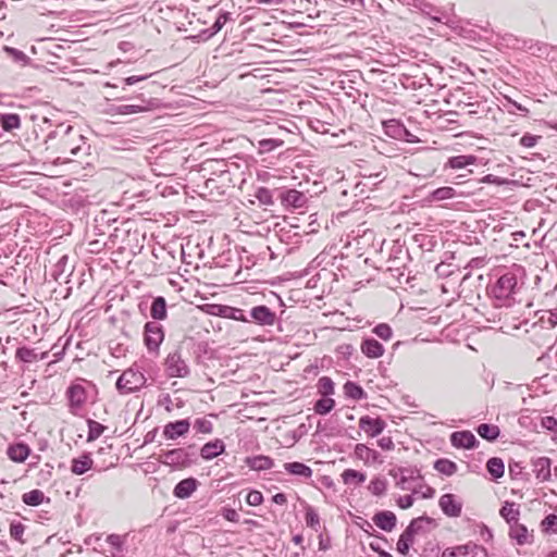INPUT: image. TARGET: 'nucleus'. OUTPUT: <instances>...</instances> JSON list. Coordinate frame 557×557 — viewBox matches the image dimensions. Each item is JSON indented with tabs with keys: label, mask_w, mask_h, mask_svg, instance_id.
Wrapping results in <instances>:
<instances>
[{
	"label": "nucleus",
	"mask_w": 557,
	"mask_h": 557,
	"mask_svg": "<svg viewBox=\"0 0 557 557\" xmlns=\"http://www.w3.org/2000/svg\"><path fill=\"white\" fill-rule=\"evenodd\" d=\"M508 104H509V108H508V111L510 113H519L520 115H525L529 113V109L525 108L523 104L521 103H518L511 99H508Z\"/></svg>",
	"instance_id": "62"
},
{
	"label": "nucleus",
	"mask_w": 557,
	"mask_h": 557,
	"mask_svg": "<svg viewBox=\"0 0 557 557\" xmlns=\"http://www.w3.org/2000/svg\"><path fill=\"white\" fill-rule=\"evenodd\" d=\"M164 341V329L157 321H149L144 326V343L150 354H159Z\"/></svg>",
	"instance_id": "7"
},
{
	"label": "nucleus",
	"mask_w": 557,
	"mask_h": 557,
	"mask_svg": "<svg viewBox=\"0 0 557 557\" xmlns=\"http://www.w3.org/2000/svg\"><path fill=\"white\" fill-rule=\"evenodd\" d=\"M147 382L146 376L133 367L125 370L116 381V389L120 394H132L139 391Z\"/></svg>",
	"instance_id": "4"
},
{
	"label": "nucleus",
	"mask_w": 557,
	"mask_h": 557,
	"mask_svg": "<svg viewBox=\"0 0 557 557\" xmlns=\"http://www.w3.org/2000/svg\"><path fill=\"white\" fill-rule=\"evenodd\" d=\"M190 426L191 424L189 419L169 422L163 426L162 435L166 440L175 441L185 436L189 432Z\"/></svg>",
	"instance_id": "11"
},
{
	"label": "nucleus",
	"mask_w": 557,
	"mask_h": 557,
	"mask_svg": "<svg viewBox=\"0 0 557 557\" xmlns=\"http://www.w3.org/2000/svg\"><path fill=\"white\" fill-rule=\"evenodd\" d=\"M509 536L516 541L518 545H524L531 543L532 534L529 533L528 528L519 521L509 524Z\"/></svg>",
	"instance_id": "21"
},
{
	"label": "nucleus",
	"mask_w": 557,
	"mask_h": 557,
	"mask_svg": "<svg viewBox=\"0 0 557 557\" xmlns=\"http://www.w3.org/2000/svg\"><path fill=\"white\" fill-rule=\"evenodd\" d=\"M373 333L383 341L391 339L393 335L392 327L386 323H380L373 329Z\"/></svg>",
	"instance_id": "56"
},
{
	"label": "nucleus",
	"mask_w": 557,
	"mask_h": 557,
	"mask_svg": "<svg viewBox=\"0 0 557 557\" xmlns=\"http://www.w3.org/2000/svg\"><path fill=\"white\" fill-rule=\"evenodd\" d=\"M382 126L385 135L392 139H419L400 119L382 121Z\"/></svg>",
	"instance_id": "9"
},
{
	"label": "nucleus",
	"mask_w": 557,
	"mask_h": 557,
	"mask_svg": "<svg viewBox=\"0 0 557 557\" xmlns=\"http://www.w3.org/2000/svg\"><path fill=\"white\" fill-rule=\"evenodd\" d=\"M150 315L157 322L166 319L168 310L164 297L158 296L153 298L150 307Z\"/></svg>",
	"instance_id": "27"
},
{
	"label": "nucleus",
	"mask_w": 557,
	"mask_h": 557,
	"mask_svg": "<svg viewBox=\"0 0 557 557\" xmlns=\"http://www.w3.org/2000/svg\"><path fill=\"white\" fill-rule=\"evenodd\" d=\"M115 98L119 99V100L136 99V100L139 101L138 103H134V104H120V106H116L114 108V112L116 114H121V115H128V114H136V113H140V112H146V111H149L152 108H154L157 106V103H158V99L157 98H150V99L147 100L144 97L143 94L137 95L136 97H132V96H127V95H121V96L116 95Z\"/></svg>",
	"instance_id": "5"
},
{
	"label": "nucleus",
	"mask_w": 557,
	"mask_h": 557,
	"mask_svg": "<svg viewBox=\"0 0 557 557\" xmlns=\"http://www.w3.org/2000/svg\"><path fill=\"white\" fill-rule=\"evenodd\" d=\"M284 469L292 475L302 476L305 479L312 476V469L299 461L286 462L284 463Z\"/></svg>",
	"instance_id": "30"
},
{
	"label": "nucleus",
	"mask_w": 557,
	"mask_h": 557,
	"mask_svg": "<svg viewBox=\"0 0 557 557\" xmlns=\"http://www.w3.org/2000/svg\"><path fill=\"white\" fill-rule=\"evenodd\" d=\"M94 392L95 385L89 382L82 381L71 384L65 393L70 412L77 416Z\"/></svg>",
	"instance_id": "2"
},
{
	"label": "nucleus",
	"mask_w": 557,
	"mask_h": 557,
	"mask_svg": "<svg viewBox=\"0 0 557 557\" xmlns=\"http://www.w3.org/2000/svg\"><path fill=\"white\" fill-rule=\"evenodd\" d=\"M197 486L198 481L195 478L184 479L175 485L173 495L181 499L188 498L197 490Z\"/></svg>",
	"instance_id": "20"
},
{
	"label": "nucleus",
	"mask_w": 557,
	"mask_h": 557,
	"mask_svg": "<svg viewBox=\"0 0 557 557\" xmlns=\"http://www.w3.org/2000/svg\"><path fill=\"white\" fill-rule=\"evenodd\" d=\"M278 197L284 206L293 207L295 209L304 208L307 203L306 195L296 189L281 190Z\"/></svg>",
	"instance_id": "15"
},
{
	"label": "nucleus",
	"mask_w": 557,
	"mask_h": 557,
	"mask_svg": "<svg viewBox=\"0 0 557 557\" xmlns=\"http://www.w3.org/2000/svg\"><path fill=\"white\" fill-rule=\"evenodd\" d=\"M94 465V460L90 454L86 453L79 456L78 458L72 459L71 462V471L76 475H82L91 469Z\"/></svg>",
	"instance_id": "26"
},
{
	"label": "nucleus",
	"mask_w": 557,
	"mask_h": 557,
	"mask_svg": "<svg viewBox=\"0 0 557 557\" xmlns=\"http://www.w3.org/2000/svg\"><path fill=\"white\" fill-rule=\"evenodd\" d=\"M164 368L170 377H186L190 373L189 367L182 358L180 350H174L166 356Z\"/></svg>",
	"instance_id": "8"
},
{
	"label": "nucleus",
	"mask_w": 557,
	"mask_h": 557,
	"mask_svg": "<svg viewBox=\"0 0 557 557\" xmlns=\"http://www.w3.org/2000/svg\"><path fill=\"white\" fill-rule=\"evenodd\" d=\"M221 515L223 516L224 519H226L227 521H231V522H238V520H239V515L233 508H227V507L222 508Z\"/></svg>",
	"instance_id": "64"
},
{
	"label": "nucleus",
	"mask_w": 557,
	"mask_h": 557,
	"mask_svg": "<svg viewBox=\"0 0 557 557\" xmlns=\"http://www.w3.org/2000/svg\"><path fill=\"white\" fill-rule=\"evenodd\" d=\"M543 530L547 533L557 534V515L550 513L542 521Z\"/></svg>",
	"instance_id": "55"
},
{
	"label": "nucleus",
	"mask_w": 557,
	"mask_h": 557,
	"mask_svg": "<svg viewBox=\"0 0 557 557\" xmlns=\"http://www.w3.org/2000/svg\"><path fill=\"white\" fill-rule=\"evenodd\" d=\"M368 488L373 495L382 496L386 492L387 481L384 478H374L371 480Z\"/></svg>",
	"instance_id": "48"
},
{
	"label": "nucleus",
	"mask_w": 557,
	"mask_h": 557,
	"mask_svg": "<svg viewBox=\"0 0 557 557\" xmlns=\"http://www.w3.org/2000/svg\"><path fill=\"white\" fill-rule=\"evenodd\" d=\"M30 454V448L24 443H16L10 445L8 448V456L15 462H23Z\"/></svg>",
	"instance_id": "29"
},
{
	"label": "nucleus",
	"mask_w": 557,
	"mask_h": 557,
	"mask_svg": "<svg viewBox=\"0 0 557 557\" xmlns=\"http://www.w3.org/2000/svg\"><path fill=\"white\" fill-rule=\"evenodd\" d=\"M476 161V158L474 156L468 154H460L448 158L447 162L444 164V170L453 169V170H460L466 168L467 165L474 164Z\"/></svg>",
	"instance_id": "28"
},
{
	"label": "nucleus",
	"mask_w": 557,
	"mask_h": 557,
	"mask_svg": "<svg viewBox=\"0 0 557 557\" xmlns=\"http://www.w3.org/2000/svg\"><path fill=\"white\" fill-rule=\"evenodd\" d=\"M499 513L508 524L519 521L520 510L515 503L506 502L500 508Z\"/></svg>",
	"instance_id": "32"
},
{
	"label": "nucleus",
	"mask_w": 557,
	"mask_h": 557,
	"mask_svg": "<svg viewBox=\"0 0 557 557\" xmlns=\"http://www.w3.org/2000/svg\"><path fill=\"white\" fill-rule=\"evenodd\" d=\"M533 472L536 479L542 482L548 481L552 476V460L548 457H539L532 460Z\"/></svg>",
	"instance_id": "17"
},
{
	"label": "nucleus",
	"mask_w": 557,
	"mask_h": 557,
	"mask_svg": "<svg viewBox=\"0 0 557 557\" xmlns=\"http://www.w3.org/2000/svg\"><path fill=\"white\" fill-rule=\"evenodd\" d=\"M248 319L250 320L249 322H253L263 327L273 326L278 321L276 313L265 305L252 307L249 311Z\"/></svg>",
	"instance_id": "10"
},
{
	"label": "nucleus",
	"mask_w": 557,
	"mask_h": 557,
	"mask_svg": "<svg viewBox=\"0 0 557 557\" xmlns=\"http://www.w3.org/2000/svg\"><path fill=\"white\" fill-rule=\"evenodd\" d=\"M231 20L232 14L230 12L221 11L211 27L218 34L222 27Z\"/></svg>",
	"instance_id": "54"
},
{
	"label": "nucleus",
	"mask_w": 557,
	"mask_h": 557,
	"mask_svg": "<svg viewBox=\"0 0 557 557\" xmlns=\"http://www.w3.org/2000/svg\"><path fill=\"white\" fill-rule=\"evenodd\" d=\"M478 434L488 441L494 442L498 438L500 431L499 428L495 424L482 423L476 428Z\"/></svg>",
	"instance_id": "34"
},
{
	"label": "nucleus",
	"mask_w": 557,
	"mask_h": 557,
	"mask_svg": "<svg viewBox=\"0 0 557 557\" xmlns=\"http://www.w3.org/2000/svg\"><path fill=\"white\" fill-rule=\"evenodd\" d=\"M1 128L5 132H11L21 126V117L16 113H3L0 115Z\"/></svg>",
	"instance_id": "37"
},
{
	"label": "nucleus",
	"mask_w": 557,
	"mask_h": 557,
	"mask_svg": "<svg viewBox=\"0 0 557 557\" xmlns=\"http://www.w3.org/2000/svg\"><path fill=\"white\" fill-rule=\"evenodd\" d=\"M318 393L321 396H330L334 394V382L330 376H321L317 383Z\"/></svg>",
	"instance_id": "45"
},
{
	"label": "nucleus",
	"mask_w": 557,
	"mask_h": 557,
	"mask_svg": "<svg viewBox=\"0 0 557 557\" xmlns=\"http://www.w3.org/2000/svg\"><path fill=\"white\" fill-rule=\"evenodd\" d=\"M509 475L512 480L523 479L524 467L520 461H511L509 463Z\"/></svg>",
	"instance_id": "57"
},
{
	"label": "nucleus",
	"mask_w": 557,
	"mask_h": 557,
	"mask_svg": "<svg viewBox=\"0 0 557 557\" xmlns=\"http://www.w3.org/2000/svg\"><path fill=\"white\" fill-rule=\"evenodd\" d=\"M342 479L345 484L358 485L366 481V474L354 469H346L342 473Z\"/></svg>",
	"instance_id": "42"
},
{
	"label": "nucleus",
	"mask_w": 557,
	"mask_h": 557,
	"mask_svg": "<svg viewBox=\"0 0 557 557\" xmlns=\"http://www.w3.org/2000/svg\"><path fill=\"white\" fill-rule=\"evenodd\" d=\"M469 555L472 557H487V550L473 542H468Z\"/></svg>",
	"instance_id": "59"
},
{
	"label": "nucleus",
	"mask_w": 557,
	"mask_h": 557,
	"mask_svg": "<svg viewBox=\"0 0 557 557\" xmlns=\"http://www.w3.org/2000/svg\"><path fill=\"white\" fill-rule=\"evenodd\" d=\"M88 434H87V442H94L98 437L102 435V433L106 430V426L95 420L88 419Z\"/></svg>",
	"instance_id": "47"
},
{
	"label": "nucleus",
	"mask_w": 557,
	"mask_h": 557,
	"mask_svg": "<svg viewBox=\"0 0 557 557\" xmlns=\"http://www.w3.org/2000/svg\"><path fill=\"white\" fill-rule=\"evenodd\" d=\"M355 454L358 458L368 461L370 459H375L377 453L364 444H357L355 447Z\"/></svg>",
	"instance_id": "51"
},
{
	"label": "nucleus",
	"mask_w": 557,
	"mask_h": 557,
	"mask_svg": "<svg viewBox=\"0 0 557 557\" xmlns=\"http://www.w3.org/2000/svg\"><path fill=\"white\" fill-rule=\"evenodd\" d=\"M255 197L259 200L261 205L271 206L273 205V195L270 189L265 187L257 188L255 193Z\"/></svg>",
	"instance_id": "53"
},
{
	"label": "nucleus",
	"mask_w": 557,
	"mask_h": 557,
	"mask_svg": "<svg viewBox=\"0 0 557 557\" xmlns=\"http://www.w3.org/2000/svg\"><path fill=\"white\" fill-rule=\"evenodd\" d=\"M305 521L307 527L311 528L315 532H318L321 528L320 524V517L315 509L311 506H307L306 512H305Z\"/></svg>",
	"instance_id": "46"
},
{
	"label": "nucleus",
	"mask_w": 557,
	"mask_h": 557,
	"mask_svg": "<svg viewBox=\"0 0 557 557\" xmlns=\"http://www.w3.org/2000/svg\"><path fill=\"white\" fill-rule=\"evenodd\" d=\"M400 473L398 484L404 485L408 481L422 480V474L417 467H400L397 469Z\"/></svg>",
	"instance_id": "38"
},
{
	"label": "nucleus",
	"mask_w": 557,
	"mask_h": 557,
	"mask_svg": "<svg viewBox=\"0 0 557 557\" xmlns=\"http://www.w3.org/2000/svg\"><path fill=\"white\" fill-rule=\"evenodd\" d=\"M372 521L374 524L385 532H391L397 524L396 515L389 510L377 511L373 517Z\"/></svg>",
	"instance_id": "16"
},
{
	"label": "nucleus",
	"mask_w": 557,
	"mask_h": 557,
	"mask_svg": "<svg viewBox=\"0 0 557 557\" xmlns=\"http://www.w3.org/2000/svg\"><path fill=\"white\" fill-rule=\"evenodd\" d=\"M225 451V444L222 440L215 438L214 441L206 443L200 449V456L205 460H211Z\"/></svg>",
	"instance_id": "19"
},
{
	"label": "nucleus",
	"mask_w": 557,
	"mask_h": 557,
	"mask_svg": "<svg viewBox=\"0 0 557 557\" xmlns=\"http://www.w3.org/2000/svg\"><path fill=\"white\" fill-rule=\"evenodd\" d=\"M413 543L414 535L411 534V530L405 529L397 541V552L404 556H407Z\"/></svg>",
	"instance_id": "35"
},
{
	"label": "nucleus",
	"mask_w": 557,
	"mask_h": 557,
	"mask_svg": "<svg viewBox=\"0 0 557 557\" xmlns=\"http://www.w3.org/2000/svg\"><path fill=\"white\" fill-rule=\"evenodd\" d=\"M456 196H457L456 189H454L453 187H449V186H444V187H440V188H436L435 190H433L428 196V199L430 201H442V200L451 199Z\"/></svg>",
	"instance_id": "40"
},
{
	"label": "nucleus",
	"mask_w": 557,
	"mask_h": 557,
	"mask_svg": "<svg viewBox=\"0 0 557 557\" xmlns=\"http://www.w3.org/2000/svg\"><path fill=\"white\" fill-rule=\"evenodd\" d=\"M434 469L442 474L453 475L457 472L458 467L454 461L441 458L434 462Z\"/></svg>",
	"instance_id": "41"
},
{
	"label": "nucleus",
	"mask_w": 557,
	"mask_h": 557,
	"mask_svg": "<svg viewBox=\"0 0 557 557\" xmlns=\"http://www.w3.org/2000/svg\"><path fill=\"white\" fill-rule=\"evenodd\" d=\"M25 525L20 521H13L10 524V536L20 543H25V540L23 539L24 532H25Z\"/></svg>",
	"instance_id": "52"
},
{
	"label": "nucleus",
	"mask_w": 557,
	"mask_h": 557,
	"mask_svg": "<svg viewBox=\"0 0 557 557\" xmlns=\"http://www.w3.org/2000/svg\"><path fill=\"white\" fill-rule=\"evenodd\" d=\"M87 544L95 543L94 549L103 554L106 557H119L124 550L125 536L110 534L104 540L101 535H92L86 540Z\"/></svg>",
	"instance_id": "3"
},
{
	"label": "nucleus",
	"mask_w": 557,
	"mask_h": 557,
	"mask_svg": "<svg viewBox=\"0 0 557 557\" xmlns=\"http://www.w3.org/2000/svg\"><path fill=\"white\" fill-rule=\"evenodd\" d=\"M385 426L386 423L381 418L363 416L359 419V428L371 437L380 435L384 431Z\"/></svg>",
	"instance_id": "14"
},
{
	"label": "nucleus",
	"mask_w": 557,
	"mask_h": 557,
	"mask_svg": "<svg viewBox=\"0 0 557 557\" xmlns=\"http://www.w3.org/2000/svg\"><path fill=\"white\" fill-rule=\"evenodd\" d=\"M344 394L347 398L352 400H362L367 398V393L364 389L357 383L352 381H347L344 386Z\"/></svg>",
	"instance_id": "31"
},
{
	"label": "nucleus",
	"mask_w": 557,
	"mask_h": 557,
	"mask_svg": "<svg viewBox=\"0 0 557 557\" xmlns=\"http://www.w3.org/2000/svg\"><path fill=\"white\" fill-rule=\"evenodd\" d=\"M335 407V400L329 396L318 399L314 404V412L321 416L327 414Z\"/></svg>",
	"instance_id": "44"
},
{
	"label": "nucleus",
	"mask_w": 557,
	"mask_h": 557,
	"mask_svg": "<svg viewBox=\"0 0 557 557\" xmlns=\"http://www.w3.org/2000/svg\"><path fill=\"white\" fill-rule=\"evenodd\" d=\"M436 525L435 519L428 516H421L412 519L406 529L411 530V534L416 535L419 533H425Z\"/></svg>",
	"instance_id": "18"
},
{
	"label": "nucleus",
	"mask_w": 557,
	"mask_h": 557,
	"mask_svg": "<svg viewBox=\"0 0 557 557\" xmlns=\"http://www.w3.org/2000/svg\"><path fill=\"white\" fill-rule=\"evenodd\" d=\"M469 555L468 543L463 545H457L454 547H447L443 550L441 557H467Z\"/></svg>",
	"instance_id": "49"
},
{
	"label": "nucleus",
	"mask_w": 557,
	"mask_h": 557,
	"mask_svg": "<svg viewBox=\"0 0 557 557\" xmlns=\"http://www.w3.org/2000/svg\"><path fill=\"white\" fill-rule=\"evenodd\" d=\"M193 428L197 433L201 434H211L213 431L212 422L206 418H197L193 423Z\"/></svg>",
	"instance_id": "50"
},
{
	"label": "nucleus",
	"mask_w": 557,
	"mask_h": 557,
	"mask_svg": "<svg viewBox=\"0 0 557 557\" xmlns=\"http://www.w3.org/2000/svg\"><path fill=\"white\" fill-rule=\"evenodd\" d=\"M244 461L253 471L269 470L274 466V460L265 455L249 456Z\"/></svg>",
	"instance_id": "24"
},
{
	"label": "nucleus",
	"mask_w": 557,
	"mask_h": 557,
	"mask_svg": "<svg viewBox=\"0 0 557 557\" xmlns=\"http://www.w3.org/2000/svg\"><path fill=\"white\" fill-rule=\"evenodd\" d=\"M215 307H216V314L222 318L240 321V322H246V323L250 321L248 319V315L245 313V311L243 309L231 307V306H225V305H218Z\"/></svg>",
	"instance_id": "22"
},
{
	"label": "nucleus",
	"mask_w": 557,
	"mask_h": 557,
	"mask_svg": "<svg viewBox=\"0 0 557 557\" xmlns=\"http://www.w3.org/2000/svg\"><path fill=\"white\" fill-rule=\"evenodd\" d=\"M162 465L173 469H184L196 463L198 460L196 446L173 448L162 454L158 459Z\"/></svg>",
	"instance_id": "1"
},
{
	"label": "nucleus",
	"mask_w": 557,
	"mask_h": 557,
	"mask_svg": "<svg viewBox=\"0 0 557 557\" xmlns=\"http://www.w3.org/2000/svg\"><path fill=\"white\" fill-rule=\"evenodd\" d=\"M153 74L150 73V74H146V75H132V76H128V77H125L121 81V88L122 90H126V86H132L136 83H139V82H143V81H146L147 78L151 77Z\"/></svg>",
	"instance_id": "58"
},
{
	"label": "nucleus",
	"mask_w": 557,
	"mask_h": 557,
	"mask_svg": "<svg viewBox=\"0 0 557 557\" xmlns=\"http://www.w3.org/2000/svg\"><path fill=\"white\" fill-rule=\"evenodd\" d=\"M246 502L250 506H259L263 502V495L259 491H250L246 497Z\"/></svg>",
	"instance_id": "60"
},
{
	"label": "nucleus",
	"mask_w": 557,
	"mask_h": 557,
	"mask_svg": "<svg viewBox=\"0 0 557 557\" xmlns=\"http://www.w3.org/2000/svg\"><path fill=\"white\" fill-rule=\"evenodd\" d=\"M450 443L456 448L472 449L479 445V441L470 431H456L450 434Z\"/></svg>",
	"instance_id": "13"
},
{
	"label": "nucleus",
	"mask_w": 557,
	"mask_h": 557,
	"mask_svg": "<svg viewBox=\"0 0 557 557\" xmlns=\"http://www.w3.org/2000/svg\"><path fill=\"white\" fill-rule=\"evenodd\" d=\"M438 506L450 518H457L461 515L462 503L457 499L456 495L447 493L440 497Z\"/></svg>",
	"instance_id": "12"
},
{
	"label": "nucleus",
	"mask_w": 557,
	"mask_h": 557,
	"mask_svg": "<svg viewBox=\"0 0 557 557\" xmlns=\"http://www.w3.org/2000/svg\"><path fill=\"white\" fill-rule=\"evenodd\" d=\"M486 469L493 479H500L505 473L504 461L498 457H492L487 460Z\"/></svg>",
	"instance_id": "39"
},
{
	"label": "nucleus",
	"mask_w": 557,
	"mask_h": 557,
	"mask_svg": "<svg viewBox=\"0 0 557 557\" xmlns=\"http://www.w3.org/2000/svg\"><path fill=\"white\" fill-rule=\"evenodd\" d=\"M216 33L210 26L209 28L201 29L197 35L191 36V39L200 42L211 39Z\"/></svg>",
	"instance_id": "61"
},
{
	"label": "nucleus",
	"mask_w": 557,
	"mask_h": 557,
	"mask_svg": "<svg viewBox=\"0 0 557 557\" xmlns=\"http://www.w3.org/2000/svg\"><path fill=\"white\" fill-rule=\"evenodd\" d=\"M45 499V494L40 490H32L22 495V500L27 506H39Z\"/></svg>",
	"instance_id": "43"
},
{
	"label": "nucleus",
	"mask_w": 557,
	"mask_h": 557,
	"mask_svg": "<svg viewBox=\"0 0 557 557\" xmlns=\"http://www.w3.org/2000/svg\"><path fill=\"white\" fill-rule=\"evenodd\" d=\"M517 285V275L513 272L507 271L491 287V294L498 300H506L516 293Z\"/></svg>",
	"instance_id": "6"
},
{
	"label": "nucleus",
	"mask_w": 557,
	"mask_h": 557,
	"mask_svg": "<svg viewBox=\"0 0 557 557\" xmlns=\"http://www.w3.org/2000/svg\"><path fill=\"white\" fill-rule=\"evenodd\" d=\"M361 351L368 358H379L384 354L383 345L376 339L369 337L362 341L361 343Z\"/></svg>",
	"instance_id": "25"
},
{
	"label": "nucleus",
	"mask_w": 557,
	"mask_h": 557,
	"mask_svg": "<svg viewBox=\"0 0 557 557\" xmlns=\"http://www.w3.org/2000/svg\"><path fill=\"white\" fill-rule=\"evenodd\" d=\"M541 425L548 431L557 433V419L553 416L542 418Z\"/></svg>",
	"instance_id": "63"
},
{
	"label": "nucleus",
	"mask_w": 557,
	"mask_h": 557,
	"mask_svg": "<svg viewBox=\"0 0 557 557\" xmlns=\"http://www.w3.org/2000/svg\"><path fill=\"white\" fill-rule=\"evenodd\" d=\"M412 5L417 8L422 14L429 16L431 20L441 22V17L435 15L440 13V10L433 4L426 2L425 0H413Z\"/></svg>",
	"instance_id": "36"
},
{
	"label": "nucleus",
	"mask_w": 557,
	"mask_h": 557,
	"mask_svg": "<svg viewBox=\"0 0 557 557\" xmlns=\"http://www.w3.org/2000/svg\"><path fill=\"white\" fill-rule=\"evenodd\" d=\"M48 357V351H44L38 354L36 349L29 348L26 346L18 347L15 352L16 360L24 363H33L39 359H46Z\"/></svg>",
	"instance_id": "23"
},
{
	"label": "nucleus",
	"mask_w": 557,
	"mask_h": 557,
	"mask_svg": "<svg viewBox=\"0 0 557 557\" xmlns=\"http://www.w3.org/2000/svg\"><path fill=\"white\" fill-rule=\"evenodd\" d=\"M3 52L9 57L13 62L21 66H26L30 62V58L26 55L22 50L10 46H3Z\"/></svg>",
	"instance_id": "33"
}]
</instances>
